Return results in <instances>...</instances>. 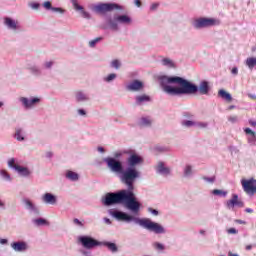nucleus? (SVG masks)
Segmentation results:
<instances>
[{"instance_id": "1", "label": "nucleus", "mask_w": 256, "mask_h": 256, "mask_svg": "<svg viewBox=\"0 0 256 256\" xmlns=\"http://www.w3.org/2000/svg\"><path fill=\"white\" fill-rule=\"evenodd\" d=\"M158 81L164 93L177 97L178 95H195L199 91L200 95H209V82L202 81L199 86L189 80L179 76H159Z\"/></svg>"}, {"instance_id": "2", "label": "nucleus", "mask_w": 256, "mask_h": 256, "mask_svg": "<svg viewBox=\"0 0 256 256\" xmlns=\"http://www.w3.org/2000/svg\"><path fill=\"white\" fill-rule=\"evenodd\" d=\"M103 161L107 164L108 169H110L112 173L119 175L121 183L130 189H133V185H135L137 179H140L141 177V172L135 167L143 163V158L137 154H131L127 158L128 167L125 170L123 168V163L116 158L107 157L104 158Z\"/></svg>"}, {"instance_id": "3", "label": "nucleus", "mask_w": 256, "mask_h": 256, "mask_svg": "<svg viewBox=\"0 0 256 256\" xmlns=\"http://www.w3.org/2000/svg\"><path fill=\"white\" fill-rule=\"evenodd\" d=\"M127 189H122L118 192H108L102 197L101 202L105 207H111L112 205L125 204V207L129 209L134 215H137L141 211V202L135 196V185L132 188L126 186Z\"/></svg>"}, {"instance_id": "4", "label": "nucleus", "mask_w": 256, "mask_h": 256, "mask_svg": "<svg viewBox=\"0 0 256 256\" xmlns=\"http://www.w3.org/2000/svg\"><path fill=\"white\" fill-rule=\"evenodd\" d=\"M109 215L111 217H114L117 221H124L125 223H136V225H140V227H143L144 229H147V231H151L152 233H155L156 235H163L167 233L165 230V227L163 225L151 221L149 218H138L133 215L128 214L127 212L119 211V210H109Z\"/></svg>"}, {"instance_id": "5", "label": "nucleus", "mask_w": 256, "mask_h": 256, "mask_svg": "<svg viewBox=\"0 0 256 256\" xmlns=\"http://www.w3.org/2000/svg\"><path fill=\"white\" fill-rule=\"evenodd\" d=\"M90 9L93 13H97V15H106L107 13L115 10L123 11V6L117 3H98L92 4Z\"/></svg>"}, {"instance_id": "6", "label": "nucleus", "mask_w": 256, "mask_h": 256, "mask_svg": "<svg viewBox=\"0 0 256 256\" xmlns=\"http://www.w3.org/2000/svg\"><path fill=\"white\" fill-rule=\"evenodd\" d=\"M194 29H207L209 27H217L221 25V21L217 18L200 17L192 23Z\"/></svg>"}, {"instance_id": "7", "label": "nucleus", "mask_w": 256, "mask_h": 256, "mask_svg": "<svg viewBox=\"0 0 256 256\" xmlns=\"http://www.w3.org/2000/svg\"><path fill=\"white\" fill-rule=\"evenodd\" d=\"M78 243L84 247V249H95V247H101L103 242L87 235H82L78 237Z\"/></svg>"}, {"instance_id": "8", "label": "nucleus", "mask_w": 256, "mask_h": 256, "mask_svg": "<svg viewBox=\"0 0 256 256\" xmlns=\"http://www.w3.org/2000/svg\"><path fill=\"white\" fill-rule=\"evenodd\" d=\"M241 185L247 195H253L254 193H256V180L254 178H250L248 180L242 179Z\"/></svg>"}, {"instance_id": "9", "label": "nucleus", "mask_w": 256, "mask_h": 256, "mask_svg": "<svg viewBox=\"0 0 256 256\" xmlns=\"http://www.w3.org/2000/svg\"><path fill=\"white\" fill-rule=\"evenodd\" d=\"M19 101H20V103H22V105L25 109H33V107H35V105H39V103H41V98H39V97H32V98L20 97Z\"/></svg>"}, {"instance_id": "10", "label": "nucleus", "mask_w": 256, "mask_h": 256, "mask_svg": "<svg viewBox=\"0 0 256 256\" xmlns=\"http://www.w3.org/2000/svg\"><path fill=\"white\" fill-rule=\"evenodd\" d=\"M227 209H235V207H245V203L239 200V195L232 194V198L226 202Z\"/></svg>"}, {"instance_id": "11", "label": "nucleus", "mask_w": 256, "mask_h": 256, "mask_svg": "<svg viewBox=\"0 0 256 256\" xmlns=\"http://www.w3.org/2000/svg\"><path fill=\"white\" fill-rule=\"evenodd\" d=\"M10 246L16 253H25L29 249V244L25 241L12 242Z\"/></svg>"}, {"instance_id": "12", "label": "nucleus", "mask_w": 256, "mask_h": 256, "mask_svg": "<svg viewBox=\"0 0 256 256\" xmlns=\"http://www.w3.org/2000/svg\"><path fill=\"white\" fill-rule=\"evenodd\" d=\"M155 169L156 173L158 175H162L163 177H168V175H171V168L165 166V162H158Z\"/></svg>"}, {"instance_id": "13", "label": "nucleus", "mask_w": 256, "mask_h": 256, "mask_svg": "<svg viewBox=\"0 0 256 256\" xmlns=\"http://www.w3.org/2000/svg\"><path fill=\"white\" fill-rule=\"evenodd\" d=\"M70 3L73 5L75 11H80L81 16L84 19H91V14L85 11V8H83V6L79 5V0H70Z\"/></svg>"}, {"instance_id": "14", "label": "nucleus", "mask_w": 256, "mask_h": 256, "mask_svg": "<svg viewBox=\"0 0 256 256\" xmlns=\"http://www.w3.org/2000/svg\"><path fill=\"white\" fill-rule=\"evenodd\" d=\"M4 25L10 31H19V29H21V26H19V23L10 17L4 18Z\"/></svg>"}, {"instance_id": "15", "label": "nucleus", "mask_w": 256, "mask_h": 256, "mask_svg": "<svg viewBox=\"0 0 256 256\" xmlns=\"http://www.w3.org/2000/svg\"><path fill=\"white\" fill-rule=\"evenodd\" d=\"M145 85L140 80H134L126 86V91L137 92L141 91Z\"/></svg>"}, {"instance_id": "16", "label": "nucleus", "mask_w": 256, "mask_h": 256, "mask_svg": "<svg viewBox=\"0 0 256 256\" xmlns=\"http://www.w3.org/2000/svg\"><path fill=\"white\" fill-rule=\"evenodd\" d=\"M24 205L26 207V209L32 214V215H40L41 212L39 211V208L37 206H35V204H33V202H31V200L26 199L24 200Z\"/></svg>"}, {"instance_id": "17", "label": "nucleus", "mask_w": 256, "mask_h": 256, "mask_svg": "<svg viewBox=\"0 0 256 256\" xmlns=\"http://www.w3.org/2000/svg\"><path fill=\"white\" fill-rule=\"evenodd\" d=\"M42 201L46 205H57V196L47 192L42 196Z\"/></svg>"}, {"instance_id": "18", "label": "nucleus", "mask_w": 256, "mask_h": 256, "mask_svg": "<svg viewBox=\"0 0 256 256\" xmlns=\"http://www.w3.org/2000/svg\"><path fill=\"white\" fill-rule=\"evenodd\" d=\"M107 28L111 29V31H119V20H117V15L113 18H109L106 22Z\"/></svg>"}, {"instance_id": "19", "label": "nucleus", "mask_w": 256, "mask_h": 256, "mask_svg": "<svg viewBox=\"0 0 256 256\" xmlns=\"http://www.w3.org/2000/svg\"><path fill=\"white\" fill-rule=\"evenodd\" d=\"M135 103L138 106L145 105V103H151V96L142 94L135 97Z\"/></svg>"}, {"instance_id": "20", "label": "nucleus", "mask_w": 256, "mask_h": 256, "mask_svg": "<svg viewBox=\"0 0 256 256\" xmlns=\"http://www.w3.org/2000/svg\"><path fill=\"white\" fill-rule=\"evenodd\" d=\"M76 101L78 103H85L89 101V95L83 91L76 92Z\"/></svg>"}, {"instance_id": "21", "label": "nucleus", "mask_w": 256, "mask_h": 256, "mask_svg": "<svg viewBox=\"0 0 256 256\" xmlns=\"http://www.w3.org/2000/svg\"><path fill=\"white\" fill-rule=\"evenodd\" d=\"M15 171H17V173L22 177H29V175H31V170L27 167L15 166Z\"/></svg>"}, {"instance_id": "22", "label": "nucleus", "mask_w": 256, "mask_h": 256, "mask_svg": "<svg viewBox=\"0 0 256 256\" xmlns=\"http://www.w3.org/2000/svg\"><path fill=\"white\" fill-rule=\"evenodd\" d=\"M116 19L121 25L131 24V17H129L128 15H116Z\"/></svg>"}, {"instance_id": "23", "label": "nucleus", "mask_w": 256, "mask_h": 256, "mask_svg": "<svg viewBox=\"0 0 256 256\" xmlns=\"http://www.w3.org/2000/svg\"><path fill=\"white\" fill-rule=\"evenodd\" d=\"M102 245H104V247H107V249L111 251V253H117L119 251V247H117V244L113 242L104 241L102 242Z\"/></svg>"}, {"instance_id": "24", "label": "nucleus", "mask_w": 256, "mask_h": 256, "mask_svg": "<svg viewBox=\"0 0 256 256\" xmlns=\"http://www.w3.org/2000/svg\"><path fill=\"white\" fill-rule=\"evenodd\" d=\"M66 179H69V181H79V174H77V172L68 170L66 172Z\"/></svg>"}, {"instance_id": "25", "label": "nucleus", "mask_w": 256, "mask_h": 256, "mask_svg": "<svg viewBox=\"0 0 256 256\" xmlns=\"http://www.w3.org/2000/svg\"><path fill=\"white\" fill-rule=\"evenodd\" d=\"M219 97H221L222 99H225L226 101H233V97L231 96V94H229V92L221 89L218 92Z\"/></svg>"}, {"instance_id": "26", "label": "nucleus", "mask_w": 256, "mask_h": 256, "mask_svg": "<svg viewBox=\"0 0 256 256\" xmlns=\"http://www.w3.org/2000/svg\"><path fill=\"white\" fill-rule=\"evenodd\" d=\"M32 223L36 225V227H43L44 225H49V221L45 220L44 218H37L32 220Z\"/></svg>"}, {"instance_id": "27", "label": "nucleus", "mask_w": 256, "mask_h": 256, "mask_svg": "<svg viewBox=\"0 0 256 256\" xmlns=\"http://www.w3.org/2000/svg\"><path fill=\"white\" fill-rule=\"evenodd\" d=\"M184 177H186V178L193 177V166H191V165L185 166Z\"/></svg>"}, {"instance_id": "28", "label": "nucleus", "mask_w": 256, "mask_h": 256, "mask_svg": "<svg viewBox=\"0 0 256 256\" xmlns=\"http://www.w3.org/2000/svg\"><path fill=\"white\" fill-rule=\"evenodd\" d=\"M14 138L18 141H25V137L23 136V129L17 128L14 134Z\"/></svg>"}, {"instance_id": "29", "label": "nucleus", "mask_w": 256, "mask_h": 256, "mask_svg": "<svg viewBox=\"0 0 256 256\" xmlns=\"http://www.w3.org/2000/svg\"><path fill=\"white\" fill-rule=\"evenodd\" d=\"M0 177H2L4 181H8V182L13 181V179L11 178V175L9 174V172H7V170H0Z\"/></svg>"}, {"instance_id": "30", "label": "nucleus", "mask_w": 256, "mask_h": 256, "mask_svg": "<svg viewBox=\"0 0 256 256\" xmlns=\"http://www.w3.org/2000/svg\"><path fill=\"white\" fill-rule=\"evenodd\" d=\"M246 65L248 68L253 69V67H256V58L255 57H249L246 59Z\"/></svg>"}, {"instance_id": "31", "label": "nucleus", "mask_w": 256, "mask_h": 256, "mask_svg": "<svg viewBox=\"0 0 256 256\" xmlns=\"http://www.w3.org/2000/svg\"><path fill=\"white\" fill-rule=\"evenodd\" d=\"M29 71L30 73H32V75H35L36 77H39V75H41V69L38 66H30Z\"/></svg>"}, {"instance_id": "32", "label": "nucleus", "mask_w": 256, "mask_h": 256, "mask_svg": "<svg viewBox=\"0 0 256 256\" xmlns=\"http://www.w3.org/2000/svg\"><path fill=\"white\" fill-rule=\"evenodd\" d=\"M162 65H164V67H169L170 69L175 67V63L169 58L162 59Z\"/></svg>"}, {"instance_id": "33", "label": "nucleus", "mask_w": 256, "mask_h": 256, "mask_svg": "<svg viewBox=\"0 0 256 256\" xmlns=\"http://www.w3.org/2000/svg\"><path fill=\"white\" fill-rule=\"evenodd\" d=\"M196 121L193 120H183L181 121L182 127H187L188 129L191 127H195Z\"/></svg>"}, {"instance_id": "34", "label": "nucleus", "mask_w": 256, "mask_h": 256, "mask_svg": "<svg viewBox=\"0 0 256 256\" xmlns=\"http://www.w3.org/2000/svg\"><path fill=\"white\" fill-rule=\"evenodd\" d=\"M139 125L141 127H151V120L149 118H141Z\"/></svg>"}, {"instance_id": "35", "label": "nucleus", "mask_w": 256, "mask_h": 256, "mask_svg": "<svg viewBox=\"0 0 256 256\" xmlns=\"http://www.w3.org/2000/svg\"><path fill=\"white\" fill-rule=\"evenodd\" d=\"M227 191H224V190H219V189H214L212 191V194L213 195H217L218 197H227Z\"/></svg>"}, {"instance_id": "36", "label": "nucleus", "mask_w": 256, "mask_h": 256, "mask_svg": "<svg viewBox=\"0 0 256 256\" xmlns=\"http://www.w3.org/2000/svg\"><path fill=\"white\" fill-rule=\"evenodd\" d=\"M110 67H112V69H116V70L121 69V61H119L118 59L113 60L110 63Z\"/></svg>"}, {"instance_id": "37", "label": "nucleus", "mask_w": 256, "mask_h": 256, "mask_svg": "<svg viewBox=\"0 0 256 256\" xmlns=\"http://www.w3.org/2000/svg\"><path fill=\"white\" fill-rule=\"evenodd\" d=\"M152 247H154L156 251H165V245L161 244L160 242H154Z\"/></svg>"}, {"instance_id": "38", "label": "nucleus", "mask_w": 256, "mask_h": 256, "mask_svg": "<svg viewBox=\"0 0 256 256\" xmlns=\"http://www.w3.org/2000/svg\"><path fill=\"white\" fill-rule=\"evenodd\" d=\"M117 79V74L111 73L108 76L104 77L105 83H111V81H115Z\"/></svg>"}, {"instance_id": "39", "label": "nucleus", "mask_w": 256, "mask_h": 256, "mask_svg": "<svg viewBox=\"0 0 256 256\" xmlns=\"http://www.w3.org/2000/svg\"><path fill=\"white\" fill-rule=\"evenodd\" d=\"M195 127L198 129H207L209 127V123L207 122H195Z\"/></svg>"}, {"instance_id": "40", "label": "nucleus", "mask_w": 256, "mask_h": 256, "mask_svg": "<svg viewBox=\"0 0 256 256\" xmlns=\"http://www.w3.org/2000/svg\"><path fill=\"white\" fill-rule=\"evenodd\" d=\"M102 40H103L102 37H97L93 40H90L89 41V47H91V48L95 47V45H97V43H99V41H102Z\"/></svg>"}, {"instance_id": "41", "label": "nucleus", "mask_w": 256, "mask_h": 256, "mask_svg": "<svg viewBox=\"0 0 256 256\" xmlns=\"http://www.w3.org/2000/svg\"><path fill=\"white\" fill-rule=\"evenodd\" d=\"M28 7L37 11V10H39V7H41V4H39L37 2H29Z\"/></svg>"}, {"instance_id": "42", "label": "nucleus", "mask_w": 256, "mask_h": 256, "mask_svg": "<svg viewBox=\"0 0 256 256\" xmlns=\"http://www.w3.org/2000/svg\"><path fill=\"white\" fill-rule=\"evenodd\" d=\"M42 5L47 11H53L54 9L53 5L49 1L44 2Z\"/></svg>"}, {"instance_id": "43", "label": "nucleus", "mask_w": 256, "mask_h": 256, "mask_svg": "<svg viewBox=\"0 0 256 256\" xmlns=\"http://www.w3.org/2000/svg\"><path fill=\"white\" fill-rule=\"evenodd\" d=\"M8 167H10V169H15V167H19V165H15V158H10L8 160Z\"/></svg>"}, {"instance_id": "44", "label": "nucleus", "mask_w": 256, "mask_h": 256, "mask_svg": "<svg viewBox=\"0 0 256 256\" xmlns=\"http://www.w3.org/2000/svg\"><path fill=\"white\" fill-rule=\"evenodd\" d=\"M229 151H230L231 155H238L239 148H237L236 146H229Z\"/></svg>"}, {"instance_id": "45", "label": "nucleus", "mask_w": 256, "mask_h": 256, "mask_svg": "<svg viewBox=\"0 0 256 256\" xmlns=\"http://www.w3.org/2000/svg\"><path fill=\"white\" fill-rule=\"evenodd\" d=\"M202 179H203V181H206V183H210V184L215 183V177L203 176Z\"/></svg>"}, {"instance_id": "46", "label": "nucleus", "mask_w": 256, "mask_h": 256, "mask_svg": "<svg viewBox=\"0 0 256 256\" xmlns=\"http://www.w3.org/2000/svg\"><path fill=\"white\" fill-rule=\"evenodd\" d=\"M53 65H55L54 61H47L43 64L44 69H51V67H53Z\"/></svg>"}, {"instance_id": "47", "label": "nucleus", "mask_w": 256, "mask_h": 256, "mask_svg": "<svg viewBox=\"0 0 256 256\" xmlns=\"http://www.w3.org/2000/svg\"><path fill=\"white\" fill-rule=\"evenodd\" d=\"M53 13H60V15H63V13H65V9L61 8V7H54L52 8Z\"/></svg>"}, {"instance_id": "48", "label": "nucleus", "mask_w": 256, "mask_h": 256, "mask_svg": "<svg viewBox=\"0 0 256 256\" xmlns=\"http://www.w3.org/2000/svg\"><path fill=\"white\" fill-rule=\"evenodd\" d=\"M148 213H151L152 215H154V217L159 216V210L153 209L152 207L148 208Z\"/></svg>"}, {"instance_id": "49", "label": "nucleus", "mask_w": 256, "mask_h": 256, "mask_svg": "<svg viewBox=\"0 0 256 256\" xmlns=\"http://www.w3.org/2000/svg\"><path fill=\"white\" fill-rule=\"evenodd\" d=\"M195 117V115H193V113L190 112H184L183 113V118L184 119H193Z\"/></svg>"}, {"instance_id": "50", "label": "nucleus", "mask_w": 256, "mask_h": 256, "mask_svg": "<svg viewBox=\"0 0 256 256\" xmlns=\"http://www.w3.org/2000/svg\"><path fill=\"white\" fill-rule=\"evenodd\" d=\"M228 121L230 123H237V121H239V117L238 116H229Z\"/></svg>"}, {"instance_id": "51", "label": "nucleus", "mask_w": 256, "mask_h": 256, "mask_svg": "<svg viewBox=\"0 0 256 256\" xmlns=\"http://www.w3.org/2000/svg\"><path fill=\"white\" fill-rule=\"evenodd\" d=\"M227 233H228L229 235H237V233H239V231H238L237 229H235V228H229V229L227 230Z\"/></svg>"}, {"instance_id": "52", "label": "nucleus", "mask_w": 256, "mask_h": 256, "mask_svg": "<svg viewBox=\"0 0 256 256\" xmlns=\"http://www.w3.org/2000/svg\"><path fill=\"white\" fill-rule=\"evenodd\" d=\"M244 133H246V135L255 136V132L251 130V128H245Z\"/></svg>"}, {"instance_id": "53", "label": "nucleus", "mask_w": 256, "mask_h": 256, "mask_svg": "<svg viewBox=\"0 0 256 256\" xmlns=\"http://www.w3.org/2000/svg\"><path fill=\"white\" fill-rule=\"evenodd\" d=\"M156 151H159L160 153H165V151H167V148L163 147V146H156Z\"/></svg>"}, {"instance_id": "54", "label": "nucleus", "mask_w": 256, "mask_h": 256, "mask_svg": "<svg viewBox=\"0 0 256 256\" xmlns=\"http://www.w3.org/2000/svg\"><path fill=\"white\" fill-rule=\"evenodd\" d=\"M78 115H80L81 117H85V115H87V111H85L84 109H78L77 110Z\"/></svg>"}, {"instance_id": "55", "label": "nucleus", "mask_w": 256, "mask_h": 256, "mask_svg": "<svg viewBox=\"0 0 256 256\" xmlns=\"http://www.w3.org/2000/svg\"><path fill=\"white\" fill-rule=\"evenodd\" d=\"M255 141H256L255 135L248 138V143H250V145H255Z\"/></svg>"}, {"instance_id": "56", "label": "nucleus", "mask_w": 256, "mask_h": 256, "mask_svg": "<svg viewBox=\"0 0 256 256\" xmlns=\"http://www.w3.org/2000/svg\"><path fill=\"white\" fill-rule=\"evenodd\" d=\"M73 223L75 224V225H78V227H83V222H81L79 219H77V218H75L74 220H73Z\"/></svg>"}, {"instance_id": "57", "label": "nucleus", "mask_w": 256, "mask_h": 256, "mask_svg": "<svg viewBox=\"0 0 256 256\" xmlns=\"http://www.w3.org/2000/svg\"><path fill=\"white\" fill-rule=\"evenodd\" d=\"M234 223H238V225H247V222L241 219L234 220Z\"/></svg>"}, {"instance_id": "58", "label": "nucleus", "mask_w": 256, "mask_h": 256, "mask_svg": "<svg viewBox=\"0 0 256 256\" xmlns=\"http://www.w3.org/2000/svg\"><path fill=\"white\" fill-rule=\"evenodd\" d=\"M80 253H81L82 255H84V256H93V255L91 254V251H87V250H80Z\"/></svg>"}, {"instance_id": "59", "label": "nucleus", "mask_w": 256, "mask_h": 256, "mask_svg": "<svg viewBox=\"0 0 256 256\" xmlns=\"http://www.w3.org/2000/svg\"><path fill=\"white\" fill-rule=\"evenodd\" d=\"M232 75H238L239 69L237 67L232 68L231 70Z\"/></svg>"}, {"instance_id": "60", "label": "nucleus", "mask_w": 256, "mask_h": 256, "mask_svg": "<svg viewBox=\"0 0 256 256\" xmlns=\"http://www.w3.org/2000/svg\"><path fill=\"white\" fill-rule=\"evenodd\" d=\"M157 7H159V3H154L151 5L150 9H151V11H155V9H157Z\"/></svg>"}, {"instance_id": "61", "label": "nucleus", "mask_w": 256, "mask_h": 256, "mask_svg": "<svg viewBox=\"0 0 256 256\" xmlns=\"http://www.w3.org/2000/svg\"><path fill=\"white\" fill-rule=\"evenodd\" d=\"M7 243H9V241L7 239L0 238V244L1 245H7Z\"/></svg>"}, {"instance_id": "62", "label": "nucleus", "mask_w": 256, "mask_h": 256, "mask_svg": "<svg viewBox=\"0 0 256 256\" xmlns=\"http://www.w3.org/2000/svg\"><path fill=\"white\" fill-rule=\"evenodd\" d=\"M136 7H141V0H134Z\"/></svg>"}, {"instance_id": "63", "label": "nucleus", "mask_w": 256, "mask_h": 256, "mask_svg": "<svg viewBox=\"0 0 256 256\" xmlns=\"http://www.w3.org/2000/svg\"><path fill=\"white\" fill-rule=\"evenodd\" d=\"M249 125H251V127H256V121L249 120Z\"/></svg>"}, {"instance_id": "64", "label": "nucleus", "mask_w": 256, "mask_h": 256, "mask_svg": "<svg viewBox=\"0 0 256 256\" xmlns=\"http://www.w3.org/2000/svg\"><path fill=\"white\" fill-rule=\"evenodd\" d=\"M104 222H105L107 225H111V219H109V218H104Z\"/></svg>"}]
</instances>
